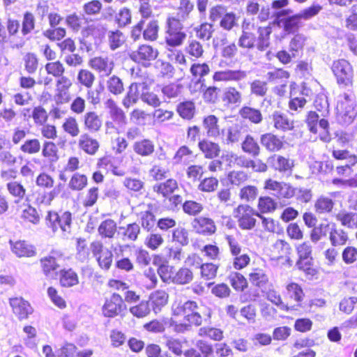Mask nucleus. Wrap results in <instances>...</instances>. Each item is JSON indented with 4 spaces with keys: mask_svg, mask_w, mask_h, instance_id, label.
Instances as JSON below:
<instances>
[{
    "mask_svg": "<svg viewBox=\"0 0 357 357\" xmlns=\"http://www.w3.org/2000/svg\"><path fill=\"white\" fill-rule=\"evenodd\" d=\"M172 310L173 315L183 317V319L190 324L195 326L202 324L204 307L195 301H176L172 304Z\"/></svg>",
    "mask_w": 357,
    "mask_h": 357,
    "instance_id": "obj_1",
    "label": "nucleus"
},
{
    "mask_svg": "<svg viewBox=\"0 0 357 357\" xmlns=\"http://www.w3.org/2000/svg\"><path fill=\"white\" fill-rule=\"evenodd\" d=\"M331 70L339 85L349 86L352 84L354 70L348 61L343 59L334 61Z\"/></svg>",
    "mask_w": 357,
    "mask_h": 357,
    "instance_id": "obj_2",
    "label": "nucleus"
},
{
    "mask_svg": "<svg viewBox=\"0 0 357 357\" xmlns=\"http://www.w3.org/2000/svg\"><path fill=\"white\" fill-rule=\"evenodd\" d=\"M299 257L296 266L306 275L314 276L317 274L315 268H312V247L307 243H303L297 247Z\"/></svg>",
    "mask_w": 357,
    "mask_h": 357,
    "instance_id": "obj_3",
    "label": "nucleus"
},
{
    "mask_svg": "<svg viewBox=\"0 0 357 357\" xmlns=\"http://www.w3.org/2000/svg\"><path fill=\"white\" fill-rule=\"evenodd\" d=\"M234 217L238 218V225L242 229H252L256 224L254 215L259 218L260 214L248 205H239L234 210Z\"/></svg>",
    "mask_w": 357,
    "mask_h": 357,
    "instance_id": "obj_4",
    "label": "nucleus"
},
{
    "mask_svg": "<svg viewBox=\"0 0 357 357\" xmlns=\"http://www.w3.org/2000/svg\"><path fill=\"white\" fill-rule=\"evenodd\" d=\"M158 55L157 49L151 45H140L135 51L130 54V58L135 62L138 63L144 67H149L151 62L154 61Z\"/></svg>",
    "mask_w": 357,
    "mask_h": 357,
    "instance_id": "obj_5",
    "label": "nucleus"
},
{
    "mask_svg": "<svg viewBox=\"0 0 357 357\" xmlns=\"http://www.w3.org/2000/svg\"><path fill=\"white\" fill-rule=\"evenodd\" d=\"M265 188L273 191L272 195L279 199H290L295 195V188L290 184L268 179L265 182Z\"/></svg>",
    "mask_w": 357,
    "mask_h": 357,
    "instance_id": "obj_6",
    "label": "nucleus"
},
{
    "mask_svg": "<svg viewBox=\"0 0 357 357\" xmlns=\"http://www.w3.org/2000/svg\"><path fill=\"white\" fill-rule=\"evenodd\" d=\"M126 305L119 294H113L107 300L102 307V313L105 317H114L126 309Z\"/></svg>",
    "mask_w": 357,
    "mask_h": 357,
    "instance_id": "obj_7",
    "label": "nucleus"
},
{
    "mask_svg": "<svg viewBox=\"0 0 357 357\" xmlns=\"http://www.w3.org/2000/svg\"><path fill=\"white\" fill-rule=\"evenodd\" d=\"M9 304L13 312L20 320L27 319L33 312L30 303L22 297L10 298Z\"/></svg>",
    "mask_w": 357,
    "mask_h": 357,
    "instance_id": "obj_8",
    "label": "nucleus"
},
{
    "mask_svg": "<svg viewBox=\"0 0 357 357\" xmlns=\"http://www.w3.org/2000/svg\"><path fill=\"white\" fill-rule=\"evenodd\" d=\"M92 252L97 258L99 266L105 270H108L112 263L113 254L107 248H104L100 243L91 244Z\"/></svg>",
    "mask_w": 357,
    "mask_h": 357,
    "instance_id": "obj_9",
    "label": "nucleus"
},
{
    "mask_svg": "<svg viewBox=\"0 0 357 357\" xmlns=\"http://www.w3.org/2000/svg\"><path fill=\"white\" fill-rule=\"evenodd\" d=\"M267 162L270 167L282 173L291 174L294 167L293 161L276 154L268 157Z\"/></svg>",
    "mask_w": 357,
    "mask_h": 357,
    "instance_id": "obj_10",
    "label": "nucleus"
},
{
    "mask_svg": "<svg viewBox=\"0 0 357 357\" xmlns=\"http://www.w3.org/2000/svg\"><path fill=\"white\" fill-rule=\"evenodd\" d=\"M246 132V127L242 122L234 123L227 130L225 143L228 145L238 143L247 135Z\"/></svg>",
    "mask_w": 357,
    "mask_h": 357,
    "instance_id": "obj_11",
    "label": "nucleus"
},
{
    "mask_svg": "<svg viewBox=\"0 0 357 357\" xmlns=\"http://www.w3.org/2000/svg\"><path fill=\"white\" fill-rule=\"evenodd\" d=\"M320 115L316 112L310 111L307 112L305 118V123L309 128V130L312 133H317L318 131V126L325 131H327L329 128L328 121L322 118L319 119Z\"/></svg>",
    "mask_w": 357,
    "mask_h": 357,
    "instance_id": "obj_12",
    "label": "nucleus"
},
{
    "mask_svg": "<svg viewBox=\"0 0 357 357\" xmlns=\"http://www.w3.org/2000/svg\"><path fill=\"white\" fill-rule=\"evenodd\" d=\"M193 228L199 234L204 235H212L216 231L214 221L208 218L199 217L195 218L192 222Z\"/></svg>",
    "mask_w": 357,
    "mask_h": 357,
    "instance_id": "obj_13",
    "label": "nucleus"
},
{
    "mask_svg": "<svg viewBox=\"0 0 357 357\" xmlns=\"http://www.w3.org/2000/svg\"><path fill=\"white\" fill-rule=\"evenodd\" d=\"M146 89V84L142 83H132L129 86L128 91L126 97L123 100V105L125 107L128 108L133 104H135L141 96L140 91Z\"/></svg>",
    "mask_w": 357,
    "mask_h": 357,
    "instance_id": "obj_14",
    "label": "nucleus"
},
{
    "mask_svg": "<svg viewBox=\"0 0 357 357\" xmlns=\"http://www.w3.org/2000/svg\"><path fill=\"white\" fill-rule=\"evenodd\" d=\"M10 243L12 251L19 257H31L36 254L35 247L25 241H17L14 243L10 241Z\"/></svg>",
    "mask_w": 357,
    "mask_h": 357,
    "instance_id": "obj_15",
    "label": "nucleus"
},
{
    "mask_svg": "<svg viewBox=\"0 0 357 357\" xmlns=\"http://www.w3.org/2000/svg\"><path fill=\"white\" fill-rule=\"evenodd\" d=\"M174 323V320L172 318L162 317L146 323L144 328L149 332L160 333L164 332L166 328H172Z\"/></svg>",
    "mask_w": 357,
    "mask_h": 357,
    "instance_id": "obj_16",
    "label": "nucleus"
},
{
    "mask_svg": "<svg viewBox=\"0 0 357 357\" xmlns=\"http://www.w3.org/2000/svg\"><path fill=\"white\" fill-rule=\"evenodd\" d=\"M260 143L268 151L275 152L283 146L282 140L275 135L268 132L261 135Z\"/></svg>",
    "mask_w": 357,
    "mask_h": 357,
    "instance_id": "obj_17",
    "label": "nucleus"
},
{
    "mask_svg": "<svg viewBox=\"0 0 357 357\" xmlns=\"http://www.w3.org/2000/svg\"><path fill=\"white\" fill-rule=\"evenodd\" d=\"M168 298L169 295L166 291L157 290L151 294L150 299L148 302L153 311L157 314L160 312L162 307L167 303Z\"/></svg>",
    "mask_w": 357,
    "mask_h": 357,
    "instance_id": "obj_18",
    "label": "nucleus"
},
{
    "mask_svg": "<svg viewBox=\"0 0 357 357\" xmlns=\"http://www.w3.org/2000/svg\"><path fill=\"white\" fill-rule=\"evenodd\" d=\"M90 66L98 71L102 76H108L112 71L113 63L109 62L107 58L95 57L89 61Z\"/></svg>",
    "mask_w": 357,
    "mask_h": 357,
    "instance_id": "obj_19",
    "label": "nucleus"
},
{
    "mask_svg": "<svg viewBox=\"0 0 357 357\" xmlns=\"http://www.w3.org/2000/svg\"><path fill=\"white\" fill-rule=\"evenodd\" d=\"M40 264L43 271L47 277L54 278L57 275L59 265L54 256L50 255L42 258L40 259Z\"/></svg>",
    "mask_w": 357,
    "mask_h": 357,
    "instance_id": "obj_20",
    "label": "nucleus"
},
{
    "mask_svg": "<svg viewBox=\"0 0 357 357\" xmlns=\"http://www.w3.org/2000/svg\"><path fill=\"white\" fill-rule=\"evenodd\" d=\"M247 77V73L243 70H225L215 72L213 75V79L215 81H239Z\"/></svg>",
    "mask_w": 357,
    "mask_h": 357,
    "instance_id": "obj_21",
    "label": "nucleus"
},
{
    "mask_svg": "<svg viewBox=\"0 0 357 357\" xmlns=\"http://www.w3.org/2000/svg\"><path fill=\"white\" fill-rule=\"evenodd\" d=\"M274 127L282 131L291 130L294 128V123L285 114L279 111H275L271 116Z\"/></svg>",
    "mask_w": 357,
    "mask_h": 357,
    "instance_id": "obj_22",
    "label": "nucleus"
},
{
    "mask_svg": "<svg viewBox=\"0 0 357 357\" xmlns=\"http://www.w3.org/2000/svg\"><path fill=\"white\" fill-rule=\"evenodd\" d=\"M155 150L153 142L148 139L136 141L133 144V151L142 157L150 156Z\"/></svg>",
    "mask_w": 357,
    "mask_h": 357,
    "instance_id": "obj_23",
    "label": "nucleus"
},
{
    "mask_svg": "<svg viewBox=\"0 0 357 357\" xmlns=\"http://www.w3.org/2000/svg\"><path fill=\"white\" fill-rule=\"evenodd\" d=\"M306 40V37L301 33L296 34L291 38L289 45V52H291V56L298 58L303 54Z\"/></svg>",
    "mask_w": 357,
    "mask_h": 357,
    "instance_id": "obj_24",
    "label": "nucleus"
},
{
    "mask_svg": "<svg viewBox=\"0 0 357 357\" xmlns=\"http://www.w3.org/2000/svg\"><path fill=\"white\" fill-rule=\"evenodd\" d=\"M271 28L269 26H259L257 29L258 38L257 41V49L261 52L265 51L270 45V35Z\"/></svg>",
    "mask_w": 357,
    "mask_h": 357,
    "instance_id": "obj_25",
    "label": "nucleus"
},
{
    "mask_svg": "<svg viewBox=\"0 0 357 357\" xmlns=\"http://www.w3.org/2000/svg\"><path fill=\"white\" fill-rule=\"evenodd\" d=\"M148 209L140 212L139 216L142 227L146 231H151L155 226L156 219L153 213V206L148 204Z\"/></svg>",
    "mask_w": 357,
    "mask_h": 357,
    "instance_id": "obj_26",
    "label": "nucleus"
},
{
    "mask_svg": "<svg viewBox=\"0 0 357 357\" xmlns=\"http://www.w3.org/2000/svg\"><path fill=\"white\" fill-rule=\"evenodd\" d=\"M241 149L243 152L255 158L260 153V147L257 140L248 134L245 135L241 143Z\"/></svg>",
    "mask_w": 357,
    "mask_h": 357,
    "instance_id": "obj_27",
    "label": "nucleus"
},
{
    "mask_svg": "<svg viewBox=\"0 0 357 357\" xmlns=\"http://www.w3.org/2000/svg\"><path fill=\"white\" fill-rule=\"evenodd\" d=\"M79 146L81 149L89 155H94L99 148V143L96 139H92L88 135L80 136Z\"/></svg>",
    "mask_w": 357,
    "mask_h": 357,
    "instance_id": "obj_28",
    "label": "nucleus"
},
{
    "mask_svg": "<svg viewBox=\"0 0 357 357\" xmlns=\"http://www.w3.org/2000/svg\"><path fill=\"white\" fill-rule=\"evenodd\" d=\"M86 129L91 132H98L102 126V121L95 112H86L84 116Z\"/></svg>",
    "mask_w": 357,
    "mask_h": 357,
    "instance_id": "obj_29",
    "label": "nucleus"
},
{
    "mask_svg": "<svg viewBox=\"0 0 357 357\" xmlns=\"http://www.w3.org/2000/svg\"><path fill=\"white\" fill-rule=\"evenodd\" d=\"M109 114L112 120L120 127L126 124V117L123 111L115 104L112 100L107 102Z\"/></svg>",
    "mask_w": 357,
    "mask_h": 357,
    "instance_id": "obj_30",
    "label": "nucleus"
},
{
    "mask_svg": "<svg viewBox=\"0 0 357 357\" xmlns=\"http://www.w3.org/2000/svg\"><path fill=\"white\" fill-rule=\"evenodd\" d=\"M218 119L214 115H209L203 120V126L206 130L208 137H217L220 135V128L218 125Z\"/></svg>",
    "mask_w": 357,
    "mask_h": 357,
    "instance_id": "obj_31",
    "label": "nucleus"
},
{
    "mask_svg": "<svg viewBox=\"0 0 357 357\" xmlns=\"http://www.w3.org/2000/svg\"><path fill=\"white\" fill-rule=\"evenodd\" d=\"M238 114L243 119H248L255 124L260 123L263 119L260 110L248 106L243 107Z\"/></svg>",
    "mask_w": 357,
    "mask_h": 357,
    "instance_id": "obj_32",
    "label": "nucleus"
},
{
    "mask_svg": "<svg viewBox=\"0 0 357 357\" xmlns=\"http://www.w3.org/2000/svg\"><path fill=\"white\" fill-rule=\"evenodd\" d=\"M199 149L205 154L207 158H214L217 157L220 151L219 145L216 143L203 139L199 142Z\"/></svg>",
    "mask_w": 357,
    "mask_h": 357,
    "instance_id": "obj_33",
    "label": "nucleus"
},
{
    "mask_svg": "<svg viewBox=\"0 0 357 357\" xmlns=\"http://www.w3.org/2000/svg\"><path fill=\"white\" fill-rule=\"evenodd\" d=\"M193 278L194 275L192 271L188 268L182 267L172 277V282L176 284L185 285L190 283Z\"/></svg>",
    "mask_w": 357,
    "mask_h": 357,
    "instance_id": "obj_34",
    "label": "nucleus"
},
{
    "mask_svg": "<svg viewBox=\"0 0 357 357\" xmlns=\"http://www.w3.org/2000/svg\"><path fill=\"white\" fill-rule=\"evenodd\" d=\"M329 239L332 245L336 247L344 245L348 240V236L347 234L342 229H337L335 225H332Z\"/></svg>",
    "mask_w": 357,
    "mask_h": 357,
    "instance_id": "obj_35",
    "label": "nucleus"
},
{
    "mask_svg": "<svg viewBox=\"0 0 357 357\" xmlns=\"http://www.w3.org/2000/svg\"><path fill=\"white\" fill-rule=\"evenodd\" d=\"M222 100L229 105H239L242 100L241 93L234 87H228L223 93Z\"/></svg>",
    "mask_w": 357,
    "mask_h": 357,
    "instance_id": "obj_36",
    "label": "nucleus"
},
{
    "mask_svg": "<svg viewBox=\"0 0 357 357\" xmlns=\"http://www.w3.org/2000/svg\"><path fill=\"white\" fill-rule=\"evenodd\" d=\"M336 219L344 226L357 228V213L340 211L336 215Z\"/></svg>",
    "mask_w": 357,
    "mask_h": 357,
    "instance_id": "obj_37",
    "label": "nucleus"
},
{
    "mask_svg": "<svg viewBox=\"0 0 357 357\" xmlns=\"http://www.w3.org/2000/svg\"><path fill=\"white\" fill-rule=\"evenodd\" d=\"M98 231L103 238H112L116 231V224L113 220L107 219L101 222Z\"/></svg>",
    "mask_w": 357,
    "mask_h": 357,
    "instance_id": "obj_38",
    "label": "nucleus"
},
{
    "mask_svg": "<svg viewBox=\"0 0 357 357\" xmlns=\"http://www.w3.org/2000/svg\"><path fill=\"white\" fill-rule=\"evenodd\" d=\"M78 282V276L73 270L70 268L61 271L60 283L63 287H73L77 284Z\"/></svg>",
    "mask_w": 357,
    "mask_h": 357,
    "instance_id": "obj_39",
    "label": "nucleus"
},
{
    "mask_svg": "<svg viewBox=\"0 0 357 357\" xmlns=\"http://www.w3.org/2000/svg\"><path fill=\"white\" fill-rule=\"evenodd\" d=\"M331 227L332 225L328 223H321L317 227H314L310 234L311 241L314 243L318 242L322 237H325L328 234H330Z\"/></svg>",
    "mask_w": 357,
    "mask_h": 357,
    "instance_id": "obj_40",
    "label": "nucleus"
},
{
    "mask_svg": "<svg viewBox=\"0 0 357 357\" xmlns=\"http://www.w3.org/2000/svg\"><path fill=\"white\" fill-rule=\"evenodd\" d=\"M314 106L320 112L321 116L326 117L329 114V104L326 94H317L314 100Z\"/></svg>",
    "mask_w": 357,
    "mask_h": 357,
    "instance_id": "obj_41",
    "label": "nucleus"
},
{
    "mask_svg": "<svg viewBox=\"0 0 357 357\" xmlns=\"http://www.w3.org/2000/svg\"><path fill=\"white\" fill-rule=\"evenodd\" d=\"M178 184L176 180L174 179H168L165 182L160 183L158 185H155L153 187L154 191L160 193L163 195V197H167L169 195L174 192V191L177 189Z\"/></svg>",
    "mask_w": 357,
    "mask_h": 357,
    "instance_id": "obj_42",
    "label": "nucleus"
},
{
    "mask_svg": "<svg viewBox=\"0 0 357 357\" xmlns=\"http://www.w3.org/2000/svg\"><path fill=\"white\" fill-rule=\"evenodd\" d=\"M177 112L183 119L190 120L195 113V104L192 101L182 102L178 105Z\"/></svg>",
    "mask_w": 357,
    "mask_h": 357,
    "instance_id": "obj_43",
    "label": "nucleus"
},
{
    "mask_svg": "<svg viewBox=\"0 0 357 357\" xmlns=\"http://www.w3.org/2000/svg\"><path fill=\"white\" fill-rule=\"evenodd\" d=\"M228 280L232 287L236 291H243L248 286V282L244 276L238 272H231Z\"/></svg>",
    "mask_w": 357,
    "mask_h": 357,
    "instance_id": "obj_44",
    "label": "nucleus"
},
{
    "mask_svg": "<svg viewBox=\"0 0 357 357\" xmlns=\"http://www.w3.org/2000/svg\"><path fill=\"white\" fill-rule=\"evenodd\" d=\"M36 19L33 13L26 12L23 15L21 33L26 36L31 33L35 29Z\"/></svg>",
    "mask_w": 357,
    "mask_h": 357,
    "instance_id": "obj_45",
    "label": "nucleus"
},
{
    "mask_svg": "<svg viewBox=\"0 0 357 357\" xmlns=\"http://www.w3.org/2000/svg\"><path fill=\"white\" fill-rule=\"evenodd\" d=\"M301 20L298 14L285 18L283 22L284 31L289 33L296 32L301 26Z\"/></svg>",
    "mask_w": 357,
    "mask_h": 357,
    "instance_id": "obj_46",
    "label": "nucleus"
},
{
    "mask_svg": "<svg viewBox=\"0 0 357 357\" xmlns=\"http://www.w3.org/2000/svg\"><path fill=\"white\" fill-rule=\"evenodd\" d=\"M24 68L29 74H34L38 67V59L35 53L28 52L24 57Z\"/></svg>",
    "mask_w": 357,
    "mask_h": 357,
    "instance_id": "obj_47",
    "label": "nucleus"
},
{
    "mask_svg": "<svg viewBox=\"0 0 357 357\" xmlns=\"http://www.w3.org/2000/svg\"><path fill=\"white\" fill-rule=\"evenodd\" d=\"M243 28L242 34L238 39V45L243 48H254L256 43L255 35L250 31H245L244 26Z\"/></svg>",
    "mask_w": 357,
    "mask_h": 357,
    "instance_id": "obj_48",
    "label": "nucleus"
},
{
    "mask_svg": "<svg viewBox=\"0 0 357 357\" xmlns=\"http://www.w3.org/2000/svg\"><path fill=\"white\" fill-rule=\"evenodd\" d=\"M87 177L79 173H75L73 175L70 182L68 183V187L72 190L79 191L84 189L87 185Z\"/></svg>",
    "mask_w": 357,
    "mask_h": 357,
    "instance_id": "obj_49",
    "label": "nucleus"
},
{
    "mask_svg": "<svg viewBox=\"0 0 357 357\" xmlns=\"http://www.w3.org/2000/svg\"><path fill=\"white\" fill-rule=\"evenodd\" d=\"M108 40L110 49L115 50L123 44L125 37L123 33L119 30L111 31L108 33Z\"/></svg>",
    "mask_w": 357,
    "mask_h": 357,
    "instance_id": "obj_50",
    "label": "nucleus"
},
{
    "mask_svg": "<svg viewBox=\"0 0 357 357\" xmlns=\"http://www.w3.org/2000/svg\"><path fill=\"white\" fill-rule=\"evenodd\" d=\"M250 281L253 285L263 289L266 288L268 278L262 270H257L250 274Z\"/></svg>",
    "mask_w": 357,
    "mask_h": 357,
    "instance_id": "obj_51",
    "label": "nucleus"
},
{
    "mask_svg": "<svg viewBox=\"0 0 357 357\" xmlns=\"http://www.w3.org/2000/svg\"><path fill=\"white\" fill-rule=\"evenodd\" d=\"M334 202L330 198L321 197L315 202L314 208L317 213H329L333 208Z\"/></svg>",
    "mask_w": 357,
    "mask_h": 357,
    "instance_id": "obj_52",
    "label": "nucleus"
},
{
    "mask_svg": "<svg viewBox=\"0 0 357 357\" xmlns=\"http://www.w3.org/2000/svg\"><path fill=\"white\" fill-rule=\"evenodd\" d=\"M7 189L10 194L17 198V200L15 201L16 203H18L20 201H21L24 198L26 193V190L23 185L17 181L8 183L7 184Z\"/></svg>",
    "mask_w": 357,
    "mask_h": 357,
    "instance_id": "obj_53",
    "label": "nucleus"
},
{
    "mask_svg": "<svg viewBox=\"0 0 357 357\" xmlns=\"http://www.w3.org/2000/svg\"><path fill=\"white\" fill-rule=\"evenodd\" d=\"M155 67L159 70L163 77L171 78L174 74V68L169 62L158 60L155 63Z\"/></svg>",
    "mask_w": 357,
    "mask_h": 357,
    "instance_id": "obj_54",
    "label": "nucleus"
},
{
    "mask_svg": "<svg viewBox=\"0 0 357 357\" xmlns=\"http://www.w3.org/2000/svg\"><path fill=\"white\" fill-rule=\"evenodd\" d=\"M20 150L25 153H37L40 150V143L38 139H26L20 146Z\"/></svg>",
    "mask_w": 357,
    "mask_h": 357,
    "instance_id": "obj_55",
    "label": "nucleus"
},
{
    "mask_svg": "<svg viewBox=\"0 0 357 357\" xmlns=\"http://www.w3.org/2000/svg\"><path fill=\"white\" fill-rule=\"evenodd\" d=\"M218 266L213 263L203 264L201 267V276L206 280H212L217 275Z\"/></svg>",
    "mask_w": 357,
    "mask_h": 357,
    "instance_id": "obj_56",
    "label": "nucleus"
},
{
    "mask_svg": "<svg viewBox=\"0 0 357 357\" xmlns=\"http://www.w3.org/2000/svg\"><path fill=\"white\" fill-rule=\"evenodd\" d=\"M183 90V86L181 84L171 83L165 85L162 89V92L164 96L168 98H176L178 96Z\"/></svg>",
    "mask_w": 357,
    "mask_h": 357,
    "instance_id": "obj_57",
    "label": "nucleus"
},
{
    "mask_svg": "<svg viewBox=\"0 0 357 357\" xmlns=\"http://www.w3.org/2000/svg\"><path fill=\"white\" fill-rule=\"evenodd\" d=\"M107 87L109 92L114 95L120 94L123 91V82L121 79L116 75H113L107 80Z\"/></svg>",
    "mask_w": 357,
    "mask_h": 357,
    "instance_id": "obj_58",
    "label": "nucleus"
},
{
    "mask_svg": "<svg viewBox=\"0 0 357 357\" xmlns=\"http://www.w3.org/2000/svg\"><path fill=\"white\" fill-rule=\"evenodd\" d=\"M182 208L184 213L193 216L198 215L204 208L200 203L192 200L185 201L183 204Z\"/></svg>",
    "mask_w": 357,
    "mask_h": 357,
    "instance_id": "obj_59",
    "label": "nucleus"
},
{
    "mask_svg": "<svg viewBox=\"0 0 357 357\" xmlns=\"http://www.w3.org/2000/svg\"><path fill=\"white\" fill-rule=\"evenodd\" d=\"M105 86L101 82L96 86L95 89L88 90L86 99L93 105H97L100 102V95L104 91Z\"/></svg>",
    "mask_w": 357,
    "mask_h": 357,
    "instance_id": "obj_60",
    "label": "nucleus"
},
{
    "mask_svg": "<svg viewBox=\"0 0 357 357\" xmlns=\"http://www.w3.org/2000/svg\"><path fill=\"white\" fill-rule=\"evenodd\" d=\"M150 310L151 307L148 301H142L139 304L130 308L131 314L138 318L146 316Z\"/></svg>",
    "mask_w": 357,
    "mask_h": 357,
    "instance_id": "obj_61",
    "label": "nucleus"
},
{
    "mask_svg": "<svg viewBox=\"0 0 357 357\" xmlns=\"http://www.w3.org/2000/svg\"><path fill=\"white\" fill-rule=\"evenodd\" d=\"M258 207L261 213L272 212L276 208V203L269 197H261L259 199Z\"/></svg>",
    "mask_w": 357,
    "mask_h": 357,
    "instance_id": "obj_62",
    "label": "nucleus"
},
{
    "mask_svg": "<svg viewBox=\"0 0 357 357\" xmlns=\"http://www.w3.org/2000/svg\"><path fill=\"white\" fill-rule=\"evenodd\" d=\"M66 34L64 28H50L43 31V35L52 41L60 40L65 37Z\"/></svg>",
    "mask_w": 357,
    "mask_h": 357,
    "instance_id": "obj_63",
    "label": "nucleus"
},
{
    "mask_svg": "<svg viewBox=\"0 0 357 357\" xmlns=\"http://www.w3.org/2000/svg\"><path fill=\"white\" fill-rule=\"evenodd\" d=\"M77 80L81 84L90 89L95 80V76L89 70L82 69L78 73Z\"/></svg>",
    "mask_w": 357,
    "mask_h": 357,
    "instance_id": "obj_64",
    "label": "nucleus"
}]
</instances>
